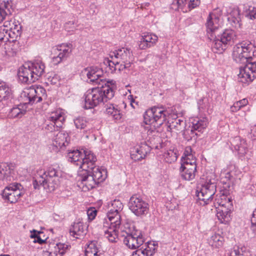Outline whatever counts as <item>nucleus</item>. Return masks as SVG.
<instances>
[{
    "instance_id": "1",
    "label": "nucleus",
    "mask_w": 256,
    "mask_h": 256,
    "mask_svg": "<svg viewBox=\"0 0 256 256\" xmlns=\"http://www.w3.org/2000/svg\"><path fill=\"white\" fill-rule=\"evenodd\" d=\"M256 56V50L254 44L250 42H242L237 44L234 48L232 53L234 60L238 63L246 64L240 68L238 78L254 80L255 77L254 70L252 68L254 64L252 62V56Z\"/></svg>"
},
{
    "instance_id": "2",
    "label": "nucleus",
    "mask_w": 256,
    "mask_h": 256,
    "mask_svg": "<svg viewBox=\"0 0 256 256\" xmlns=\"http://www.w3.org/2000/svg\"><path fill=\"white\" fill-rule=\"evenodd\" d=\"M114 95V90L108 84H106L104 86L94 88L85 94L84 107L86 109L94 108L110 100Z\"/></svg>"
},
{
    "instance_id": "3",
    "label": "nucleus",
    "mask_w": 256,
    "mask_h": 256,
    "mask_svg": "<svg viewBox=\"0 0 256 256\" xmlns=\"http://www.w3.org/2000/svg\"><path fill=\"white\" fill-rule=\"evenodd\" d=\"M58 184V172L52 168H50L48 172H44L42 175L38 174L33 182L35 189H39L42 186L48 192L54 191Z\"/></svg>"
},
{
    "instance_id": "4",
    "label": "nucleus",
    "mask_w": 256,
    "mask_h": 256,
    "mask_svg": "<svg viewBox=\"0 0 256 256\" xmlns=\"http://www.w3.org/2000/svg\"><path fill=\"white\" fill-rule=\"evenodd\" d=\"M170 113L163 106H154L148 110L144 114V120L146 124H156L161 126L166 122Z\"/></svg>"
},
{
    "instance_id": "5",
    "label": "nucleus",
    "mask_w": 256,
    "mask_h": 256,
    "mask_svg": "<svg viewBox=\"0 0 256 256\" xmlns=\"http://www.w3.org/2000/svg\"><path fill=\"white\" fill-rule=\"evenodd\" d=\"M212 39V49L221 52L225 50L228 46H231L234 42L236 34L233 30L226 29L221 34L215 35Z\"/></svg>"
},
{
    "instance_id": "6",
    "label": "nucleus",
    "mask_w": 256,
    "mask_h": 256,
    "mask_svg": "<svg viewBox=\"0 0 256 256\" xmlns=\"http://www.w3.org/2000/svg\"><path fill=\"white\" fill-rule=\"evenodd\" d=\"M216 184L214 179L206 180L202 187L196 190V196L201 205L205 206L212 202L216 192Z\"/></svg>"
},
{
    "instance_id": "7",
    "label": "nucleus",
    "mask_w": 256,
    "mask_h": 256,
    "mask_svg": "<svg viewBox=\"0 0 256 256\" xmlns=\"http://www.w3.org/2000/svg\"><path fill=\"white\" fill-rule=\"evenodd\" d=\"M88 157L84 160V162L82 164V170H88L94 178L96 184L103 182L106 178V172L104 170H101L98 166L95 165L96 158L94 154L88 155Z\"/></svg>"
},
{
    "instance_id": "8",
    "label": "nucleus",
    "mask_w": 256,
    "mask_h": 256,
    "mask_svg": "<svg viewBox=\"0 0 256 256\" xmlns=\"http://www.w3.org/2000/svg\"><path fill=\"white\" fill-rule=\"evenodd\" d=\"M110 56L112 59L114 57L120 64L119 70L129 68L134 58L130 49L125 48H118L110 52Z\"/></svg>"
},
{
    "instance_id": "9",
    "label": "nucleus",
    "mask_w": 256,
    "mask_h": 256,
    "mask_svg": "<svg viewBox=\"0 0 256 256\" xmlns=\"http://www.w3.org/2000/svg\"><path fill=\"white\" fill-rule=\"evenodd\" d=\"M128 206L130 210L136 216L145 215L149 210L148 204L136 194L130 197Z\"/></svg>"
},
{
    "instance_id": "10",
    "label": "nucleus",
    "mask_w": 256,
    "mask_h": 256,
    "mask_svg": "<svg viewBox=\"0 0 256 256\" xmlns=\"http://www.w3.org/2000/svg\"><path fill=\"white\" fill-rule=\"evenodd\" d=\"M124 234L123 242L128 248L136 250L144 242V238L140 231L134 230Z\"/></svg>"
},
{
    "instance_id": "11",
    "label": "nucleus",
    "mask_w": 256,
    "mask_h": 256,
    "mask_svg": "<svg viewBox=\"0 0 256 256\" xmlns=\"http://www.w3.org/2000/svg\"><path fill=\"white\" fill-rule=\"evenodd\" d=\"M122 203L118 200H114L109 206V210L107 213L108 220L114 226H120L121 224L120 212L123 209Z\"/></svg>"
},
{
    "instance_id": "12",
    "label": "nucleus",
    "mask_w": 256,
    "mask_h": 256,
    "mask_svg": "<svg viewBox=\"0 0 256 256\" xmlns=\"http://www.w3.org/2000/svg\"><path fill=\"white\" fill-rule=\"evenodd\" d=\"M64 120V116L62 112L60 111L52 112L48 118L44 128L49 132L57 131L59 128L62 127Z\"/></svg>"
},
{
    "instance_id": "13",
    "label": "nucleus",
    "mask_w": 256,
    "mask_h": 256,
    "mask_svg": "<svg viewBox=\"0 0 256 256\" xmlns=\"http://www.w3.org/2000/svg\"><path fill=\"white\" fill-rule=\"evenodd\" d=\"M208 120L206 118H194L192 122V128L190 130V132H191L192 136H190V138H187L186 134L188 133V131H184L183 132V136L184 138L189 141L193 138L195 136H199L198 132H196V131H197L198 132L202 133L203 130L206 128L208 124Z\"/></svg>"
},
{
    "instance_id": "14",
    "label": "nucleus",
    "mask_w": 256,
    "mask_h": 256,
    "mask_svg": "<svg viewBox=\"0 0 256 256\" xmlns=\"http://www.w3.org/2000/svg\"><path fill=\"white\" fill-rule=\"evenodd\" d=\"M222 14V10L220 8H216L212 13H210L207 19L206 26L207 32L210 34V39L212 40L216 34V30L218 29L220 24H218V16Z\"/></svg>"
},
{
    "instance_id": "15",
    "label": "nucleus",
    "mask_w": 256,
    "mask_h": 256,
    "mask_svg": "<svg viewBox=\"0 0 256 256\" xmlns=\"http://www.w3.org/2000/svg\"><path fill=\"white\" fill-rule=\"evenodd\" d=\"M78 182V186L84 192L92 189L98 184L88 168L86 170H82L80 173Z\"/></svg>"
},
{
    "instance_id": "16",
    "label": "nucleus",
    "mask_w": 256,
    "mask_h": 256,
    "mask_svg": "<svg viewBox=\"0 0 256 256\" xmlns=\"http://www.w3.org/2000/svg\"><path fill=\"white\" fill-rule=\"evenodd\" d=\"M21 186L20 184H11L3 190L2 194L3 198L7 200L10 203L16 202L21 196V192L20 190Z\"/></svg>"
},
{
    "instance_id": "17",
    "label": "nucleus",
    "mask_w": 256,
    "mask_h": 256,
    "mask_svg": "<svg viewBox=\"0 0 256 256\" xmlns=\"http://www.w3.org/2000/svg\"><path fill=\"white\" fill-rule=\"evenodd\" d=\"M150 150V146H148L146 142H142L132 148L131 158L134 161L140 160L145 158Z\"/></svg>"
},
{
    "instance_id": "18",
    "label": "nucleus",
    "mask_w": 256,
    "mask_h": 256,
    "mask_svg": "<svg viewBox=\"0 0 256 256\" xmlns=\"http://www.w3.org/2000/svg\"><path fill=\"white\" fill-rule=\"evenodd\" d=\"M158 42V36L154 33H143L138 44L140 50H145L154 46Z\"/></svg>"
},
{
    "instance_id": "19",
    "label": "nucleus",
    "mask_w": 256,
    "mask_h": 256,
    "mask_svg": "<svg viewBox=\"0 0 256 256\" xmlns=\"http://www.w3.org/2000/svg\"><path fill=\"white\" fill-rule=\"evenodd\" d=\"M94 154L90 151L84 150L83 152L79 150H73L68 153V158L69 160L74 162L75 164L80 166V168L82 169V164L84 160L87 158L88 155Z\"/></svg>"
},
{
    "instance_id": "20",
    "label": "nucleus",
    "mask_w": 256,
    "mask_h": 256,
    "mask_svg": "<svg viewBox=\"0 0 256 256\" xmlns=\"http://www.w3.org/2000/svg\"><path fill=\"white\" fill-rule=\"evenodd\" d=\"M103 70L97 66H90L84 68L80 72L82 79L88 78L90 80H98L103 78Z\"/></svg>"
},
{
    "instance_id": "21",
    "label": "nucleus",
    "mask_w": 256,
    "mask_h": 256,
    "mask_svg": "<svg viewBox=\"0 0 256 256\" xmlns=\"http://www.w3.org/2000/svg\"><path fill=\"white\" fill-rule=\"evenodd\" d=\"M38 89L36 90L33 86L25 89L22 95V98L24 99V104H32L42 100V98L38 96Z\"/></svg>"
},
{
    "instance_id": "22",
    "label": "nucleus",
    "mask_w": 256,
    "mask_h": 256,
    "mask_svg": "<svg viewBox=\"0 0 256 256\" xmlns=\"http://www.w3.org/2000/svg\"><path fill=\"white\" fill-rule=\"evenodd\" d=\"M115 224L110 222L107 219H104L103 225V231L104 236L110 242H116L118 235L116 229L120 226H114Z\"/></svg>"
},
{
    "instance_id": "23",
    "label": "nucleus",
    "mask_w": 256,
    "mask_h": 256,
    "mask_svg": "<svg viewBox=\"0 0 256 256\" xmlns=\"http://www.w3.org/2000/svg\"><path fill=\"white\" fill-rule=\"evenodd\" d=\"M228 14V20L231 25L236 28L240 27V10L237 7L226 8Z\"/></svg>"
},
{
    "instance_id": "24",
    "label": "nucleus",
    "mask_w": 256,
    "mask_h": 256,
    "mask_svg": "<svg viewBox=\"0 0 256 256\" xmlns=\"http://www.w3.org/2000/svg\"><path fill=\"white\" fill-rule=\"evenodd\" d=\"M69 140L70 138L67 133L59 132L54 137L52 144L57 148L62 149L68 144Z\"/></svg>"
},
{
    "instance_id": "25",
    "label": "nucleus",
    "mask_w": 256,
    "mask_h": 256,
    "mask_svg": "<svg viewBox=\"0 0 256 256\" xmlns=\"http://www.w3.org/2000/svg\"><path fill=\"white\" fill-rule=\"evenodd\" d=\"M200 4V0H174L172 8L175 10L184 9L187 7L190 10L196 8Z\"/></svg>"
},
{
    "instance_id": "26",
    "label": "nucleus",
    "mask_w": 256,
    "mask_h": 256,
    "mask_svg": "<svg viewBox=\"0 0 256 256\" xmlns=\"http://www.w3.org/2000/svg\"><path fill=\"white\" fill-rule=\"evenodd\" d=\"M70 234L76 238H80L86 234V229L84 222L80 221L75 222L70 229Z\"/></svg>"
},
{
    "instance_id": "27",
    "label": "nucleus",
    "mask_w": 256,
    "mask_h": 256,
    "mask_svg": "<svg viewBox=\"0 0 256 256\" xmlns=\"http://www.w3.org/2000/svg\"><path fill=\"white\" fill-rule=\"evenodd\" d=\"M231 144L238 152L240 156H242L246 154L248 148L246 140H242L240 137L236 136L232 140Z\"/></svg>"
},
{
    "instance_id": "28",
    "label": "nucleus",
    "mask_w": 256,
    "mask_h": 256,
    "mask_svg": "<svg viewBox=\"0 0 256 256\" xmlns=\"http://www.w3.org/2000/svg\"><path fill=\"white\" fill-rule=\"evenodd\" d=\"M14 166L12 164H0V180L11 181L13 178L12 172Z\"/></svg>"
},
{
    "instance_id": "29",
    "label": "nucleus",
    "mask_w": 256,
    "mask_h": 256,
    "mask_svg": "<svg viewBox=\"0 0 256 256\" xmlns=\"http://www.w3.org/2000/svg\"><path fill=\"white\" fill-rule=\"evenodd\" d=\"M216 216L221 223L226 224L230 219L231 208L216 207Z\"/></svg>"
},
{
    "instance_id": "30",
    "label": "nucleus",
    "mask_w": 256,
    "mask_h": 256,
    "mask_svg": "<svg viewBox=\"0 0 256 256\" xmlns=\"http://www.w3.org/2000/svg\"><path fill=\"white\" fill-rule=\"evenodd\" d=\"M158 243L155 242H148L140 249L137 250L138 253L140 252L144 256H152L156 252L158 248Z\"/></svg>"
},
{
    "instance_id": "31",
    "label": "nucleus",
    "mask_w": 256,
    "mask_h": 256,
    "mask_svg": "<svg viewBox=\"0 0 256 256\" xmlns=\"http://www.w3.org/2000/svg\"><path fill=\"white\" fill-rule=\"evenodd\" d=\"M28 62L19 68L17 74L19 80H29V79L34 78V76L32 74Z\"/></svg>"
},
{
    "instance_id": "32",
    "label": "nucleus",
    "mask_w": 256,
    "mask_h": 256,
    "mask_svg": "<svg viewBox=\"0 0 256 256\" xmlns=\"http://www.w3.org/2000/svg\"><path fill=\"white\" fill-rule=\"evenodd\" d=\"M30 66L32 74L34 76V79L38 80V78L43 74L45 68L44 64L40 61H36L34 62H28Z\"/></svg>"
},
{
    "instance_id": "33",
    "label": "nucleus",
    "mask_w": 256,
    "mask_h": 256,
    "mask_svg": "<svg viewBox=\"0 0 256 256\" xmlns=\"http://www.w3.org/2000/svg\"><path fill=\"white\" fill-rule=\"evenodd\" d=\"M72 44H62L58 46L56 48L58 51V55L60 56L61 58L64 60L72 52Z\"/></svg>"
},
{
    "instance_id": "34",
    "label": "nucleus",
    "mask_w": 256,
    "mask_h": 256,
    "mask_svg": "<svg viewBox=\"0 0 256 256\" xmlns=\"http://www.w3.org/2000/svg\"><path fill=\"white\" fill-rule=\"evenodd\" d=\"M72 44H62L58 46L56 48L58 51V55L60 56L61 58L64 60L72 52Z\"/></svg>"
},
{
    "instance_id": "35",
    "label": "nucleus",
    "mask_w": 256,
    "mask_h": 256,
    "mask_svg": "<svg viewBox=\"0 0 256 256\" xmlns=\"http://www.w3.org/2000/svg\"><path fill=\"white\" fill-rule=\"evenodd\" d=\"M186 126V121L180 119H175L168 124V130L172 132L174 130L176 132L182 131Z\"/></svg>"
},
{
    "instance_id": "36",
    "label": "nucleus",
    "mask_w": 256,
    "mask_h": 256,
    "mask_svg": "<svg viewBox=\"0 0 256 256\" xmlns=\"http://www.w3.org/2000/svg\"><path fill=\"white\" fill-rule=\"evenodd\" d=\"M220 198L216 199V202H214L215 207H226L228 208H232V206L231 198L223 194L220 196Z\"/></svg>"
},
{
    "instance_id": "37",
    "label": "nucleus",
    "mask_w": 256,
    "mask_h": 256,
    "mask_svg": "<svg viewBox=\"0 0 256 256\" xmlns=\"http://www.w3.org/2000/svg\"><path fill=\"white\" fill-rule=\"evenodd\" d=\"M22 105H18L17 106L14 107L10 110L8 116L11 118H20L26 113V110L22 108Z\"/></svg>"
},
{
    "instance_id": "38",
    "label": "nucleus",
    "mask_w": 256,
    "mask_h": 256,
    "mask_svg": "<svg viewBox=\"0 0 256 256\" xmlns=\"http://www.w3.org/2000/svg\"><path fill=\"white\" fill-rule=\"evenodd\" d=\"M224 238L220 234H215L208 240L209 244L214 248H219L222 245Z\"/></svg>"
},
{
    "instance_id": "39",
    "label": "nucleus",
    "mask_w": 256,
    "mask_h": 256,
    "mask_svg": "<svg viewBox=\"0 0 256 256\" xmlns=\"http://www.w3.org/2000/svg\"><path fill=\"white\" fill-rule=\"evenodd\" d=\"M10 88L4 82H0V102L6 98L10 94Z\"/></svg>"
},
{
    "instance_id": "40",
    "label": "nucleus",
    "mask_w": 256,
    "mask_h": 256,
    "mask_svg": "<svg viewBox=\"0 0 256 256\" xmlns=\"http://www.w3.org/2000/svg\"><path fill=\"white\" fill-rule=\"evenodd\" d=\"M98 249L94 242H92L85 250L86 256H98Z\"/></svg>"
},
{
    "instance_id": "41",
    "label": "nucleus",
    "mask_w": 256,
    "mask_h": 256,
    "mask_svg": "<svg viewBox=\"0 0 256 256\" xmlns=\"http://www.w3.org/2000/svg\"><path fill=\"white\" fill-rule=\"evenodd\" d=\"M0 6L6 10L7 14H12L14 8L12 0H0Z\"/></svg>"
},
{
    "instance_id": "42",
    "label": "nucleus",
    "mask_w": 256,
    "mask_h": 256,
    "mask_svg": "<svg viewBox=\"0 0 256 256\" xmlns=\"http://www.w3.org/2000/svg\"><path fill=\"white\" fill-rule=\"evenodd\" d=\"M182 178L186 180H191L194 178L196 172V170H180Z\"/></svg>"
},
{
    "instance_id": "43",
    "label": "nucleus",
    "mask_w": 256,
    "mask_h": 256,
    "mask_svg": "<svg viewBox=\"0 0 256 256\" xmlns=\"http://www.w3.org/2000/svg\"><path fill=\"white\" fill-rule=\"evenodd\" d=\"M74 121L76 128L80 130L85 129L88 124L87 120L84 117H78L74 119Z\"/></svg>"
},
{
    "instance_id": "44",
    "label": "nucleus",
    "mask_w": 256,
    "mask_h": 256,
    "mask_svg": "<svg viewBox=\"0 0 256 256\" xmlns=\"http://www.w3.org/2000/svg\"><path fill=\"white\" fill-rule=\"evenodd\" d=\"M164 160L168 163H172L177 160L178 156L173 150H170L168 151L164 155Z\"/></svg>"
},
{
    "instance_id": "45",
    "label": "nucleus",
    "mask_w": 256,
    "mask_h": 256,
    "mask_svg": "<svg viewBox=\"0 0 256 256\" xmlns=\"http://www.w3.org/2000/svg\"><path fill=\"white\" fill-rule=\"evenodd\" d=\"M104 63L106 65L108 64L111 70H112V68H114V70H118L120 67V64L114 57L112 60H110L108 58L105 60Z\"/></svg>"
},
{
    "instance_id": "46",
    "label": "nucleus",
    "mask_w": 256,
    "mask_h": 256,
    "mask_svg": "<svg viewBox=\"0 0 256 256\" xmlns=\"http://www.w3.org/2000/svg\"><path fill=\"white\" fill-rule=\"evenodd\" d=\"M22 34V31H18V30H12L10 29L8 30V34L10 38L12 39V41H16L18 38H20Z\"/></svg>"
},
{
    "instance_id": "47",
    "label": "nucleus",
    "mask_w": 256,
    "mask_h": 256,
    "mask_svg": "<svg viewBox=\"0 0 256 256\" xmlns=\"http://www.w3.org/2000/svg\"><path fill=\"white\" fill-rule=\"evenodd\" d=\"M11 14H6V16L4 18V20L3 25L0 27H3L4 28L8 29V30L11 28V22H12V18L10 16Z\"/></svg>"
},
{
    "instance_id": "48",
    "label": "nucleus",
    "mask_w": 256,
    "mask_h": 256,
    "mask_svg": "<svg viewBox=\"0 0 256 256\" xmlns=\"http://www.w3.org/2000/svg\"><path fill=\"white\" fill-rule=\"evenodd\" d=\"M191 169L193 170L196 169V163H194V164L192 163V162L190 163L186 162V164L182 163L180 170H190Z\"/></svg>"
},
{
    "instance_id": "49",
    "label": "nucleus",
    "mask_w": 256,
    "mask_h": 256,
    "mask_svg": "<svg viewBox=\"0 0 256 256\" xmlns=\"http://www.w3.org/2000/svg\"><path fill=\"white\" fill-rule=\"evenodd\" d=\"M248 13L246 16L251 20L256 18V8L252 6H249L248 8Z\"/></svg>"
},
{
    "instance_id": "50",
    "label": "nucleus",
    "mask_w": 256,
    "mask_h": 256,
    "mask_svg": "<svg viewBox=\"0 0 256 256\" xmlns=\"http://www.w3.org/2000/svg\"><path fill=\"white\" fill-rule=\"evenodd\" d=\"M64 28L65 30L68 32H74L75 30H76V26L74 21H70L66 23L64 25Z\"/></svg>"
},
{
    "instance_id": "51",
    "label": "nucleus",
    "mask_w": 256,
    "mask_h": 256,
    "mask_svg": "<svg viewBox=\"0 0 256 256\" xmlns=\"http://www.w3.org/2000/svg\"><path fill=\"white\" fill-rule=\"evenodd\" d=\"M68 248V245L67 244L61 243L57 244V249L58 250L56 252L61 255L64 254Z\"/></svg>"
},
{
    "instance_id": "52",
    "label": "nucleus",
    "mask_w": 256,
    "mask_h": 256,
    "mask_svg": "<svg viewBox=\"0 0 256 256\" xmlns=\"http://www.w3.org/2000/svg\"><path fill=\"white\" fill-rule=\"evenodd\" d=\"M182 163L186 164V162H188V163H190L192 162V163L194 164L196 163V159L194 156L193 155H189L188 156H182Z\"/></svg>"
},
{
    "instance_id": "53",
    "label": "nucleus",
    "mask_w": 256,
    "mask_h": 256,
    "mask_svg": "<svg viewBox=\"0 0 256 256\" xmlns=\"http://www.w3.org/2000/svg\"><path fill=\"white\" fill-rule=\"evenodd\" d=\"M106 112L108 115H111L116 108L113 104H107L106 105Z\"/></svg>"
},
{
    "instance_id": "54",
    "label": "nucleus",
    "mask_w": 256,
    "mask_h": 256,
    "mask_svg": "<svg viewBox=\"0 0 256 256\" xmlns=\"http://www.w3.org/2000/svg\"><path fill=\"white\" fill-rule=\"evenodd\" d=\"M87 215L89 219L93 220L96 215V210L94 208H90L88 210Z\"/></svg>"
},
{
    "instance_id": "55",
    "label": "nucleus",
    "mask_w": 256,
    "mask_h": 256,
    "mask_svg": "<svg viewBox=\"0 0 256 256\" xmlns=\"http://www.w3.org/2000/svg\"><path fill=\"white\" fill-rule=\"evenodd\" d=\"M112 118L116 120H119L122 118V114L120 112V110H119L118 108H116L114 112H112V114L110 115Z\"/></svg>"
},
{
    "instance_id": "56",
    "label": "nucleus",
    "mask_w": 256,
    "mask_h": 256,
    "mask_svg": "<svg viewBox=\"0 0 256 256\" xmlns=\"http://www.w3.org/2000/svg\"><path fill=\"white\" fill-rule=\"evenodd\" d=\"M21 28V26L19 24L18 22H16L15 20H14L12 22V26H11L10 29L12 30H18V31H22Z\"/></svg>"
},
{
    "instance_id": "57",
    "label": "nucleus",
    "mask_w": 256,
    "mask_h": 256,
    "mask_svg": "<svg viewBox=\"0 0 256 256\" xmlns=\"http://www.w3.org/2000/svg\"><path fill=\"white\" fill-rule=\"evenodd\" d=\"M8 32V29L4 28L3 27H0V42L4 40L5 37V34Z\"/></svg>"
},
{
    "instance_id": "58",
    "label": "nucleus",
    "mask_w": 256,
    "mask_h": 256,
    "mask_svg": "<svg viewBox=\"0 0 256 256\" xmlns=\"http://www.w3.org/2000/svg\"><path fill=\"white\" fill-rule=\"evenodd\" d=\"M242 108V106L238 103V102H235L232 106H231L230 110L232 112H236Z\"/></svg>"
},
{
    "instance_id": "59",
    "label": "nucleus",
    "mask_w": 256,
    "mask_h": 256,
    "mask_svg": "<svg viewBox=\"0 0 256 256\" xmlns=\"http://www.w3.org/2000/svg\"><path fill=\"white\" fill-rule=\"evenodd\" d=\"M249 134L252 135V138L254 140L256 138V125H254L252 127L250 132H249Z\"/></svg>"
},
{
    "instance_id": "60",
    "label": "nucleus",
    "mask_w": 256,
    "mask_h": 256,
    "mask_svg": "<svg viewBox=\"0 0 256 256\" xmlns=\"http://www.w3.org/2000/svg\"><path fill=\"white\" fill-rule=\"evenodd\" d=\"M6 10L2 9L0 6V22L3 21L4 18H5L4 16H6Z\"/></svg>"
},
{
    "instance_id": "61",
    "label": "nucleus",
    "mask_w": 256,
    "mask_h": 256,
    "mask_svg": "<svg viewBox=\"0 0 256 256\" xmlns=\"http://www.w3.org/2000/svg\"><path fill=\"white\" fill-rule=\"evenodd\" d=\"M189 155H192V148L190 146L186 147L184 152L183 156H188Z\"/></svg>"
},
{
    "instance_id": "62",
    "label": "nucleus",
    "mask_w": 256,
    "mask_h": 256,
    "mask_svg": "<svg viewBox=\"0 0 256 256\" xmlns=\"http://www.w3.org/2000/svg\"><path fill=\"white\" fill-rule=\"evenodd\" d=\"M30 232V238H36L38 235H40L43 233L40 231H37L36 230H33L32 231H31Z\"/></svg>"
},
{
    "instance_id": "63",
    "label": "nucleus",
    "mask_w": 256,
    "mask_h": 256,
    "mask_svg": "<svg viewBox=\"0 0 256 256\" xmlns=\"http://www.w3.org/2000/svg\"><path fill=\"white\" fill-rule=\"evenodd\" d=\"M63 60L61 58L57 55L56 56H54L52 58V62L54 64H60Z\"/></svg>"
},
{
    "instance_id": "64",
    "label": "nucleus",
    "mask_w": 256,
    "mask_h": 256,
    "mask_svg": "<svg viewBox=\"0 0 256 256\" xmlns=\"http://www.w3.org/2000/svg\"><path fill=\"white\" fill-rule=\"evenodd\" d=\"M34 242H38L40 244H42L45 242V240H42L40 235H38L36 238H34Z\"/></svg>"
}]
</instances>
